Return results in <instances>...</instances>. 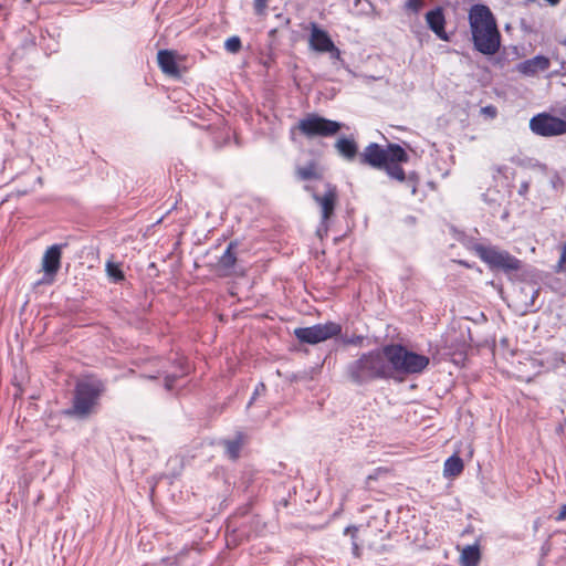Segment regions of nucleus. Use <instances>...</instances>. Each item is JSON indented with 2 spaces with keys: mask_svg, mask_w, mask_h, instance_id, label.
Segmentation results:
<instances>
[{
  "mask_svg": "<svg viewBox=\"0 0 566 566\" xmlns=\"http://www.w3.org/2000/svg\"><path fill=\"white\" fill-rule=\"evenodd\" d=\"M409 156L406 150L397 145L389 144L382 148L376 143L369 144L360 155V161L374 168L382 169L388 161H408Z\"/></svg>",
  "mask_w": 566,
  "mask_h": 566,
  "instance_id": "4",
  "label": "nucleus"
},
{
  "mask_svg": "<svg viewBox=\"0 0 566 566\" xmlns=\"http://www.w3.org/2000/svg\"><path fill=\"white\" fill-rule=\"evenodd\" d=\"M555 272L566 274V242L562 247L560 258L555 266Z\"/></svg>",
  "mask_w": 566,
  "mask_h": 566,
  "instance_id": "26",
  "label": "nucleus"
},
{
  "mask_svg": "<svg viewBox=\"0 0 566 566\" xmlns=\"http://www.w3.org/2000/svg\"><path fill=\"white\" fill-rule=\"evenodd\" d=\"M468 20L474 49L485 55L495 54L501 46V34L490 8L485 4L472 6Z\"/></svg>",
  "mask_w": 566,
  "mask_h": 566,
  "instance_id": "1",
  "label": "nucleus"
},
{
  "mask_svg": "<svg viewBox=\"0 0 566 566\" xmlns=\"http://www.w3.org/2000/svg\"><path fill=\"white\" fill-rule=\"evenodd\" d=\"M174 379H175V378H172V377H167V378H166L165 386H166V388H167L168 390H169V389H171V384H172Z\"/></svg>",
  "mask_w": 566,
  "mask_h": 566,
  "instance_id": "31",
  "label": "nucleus"
},
{
  "mask_svg": "<svg viewBox=\"0 0 566 566\" xmlns=\"http://www.w3.org/2000/svg\"><path fill=\"white\" fill-rule=\"evenodd\" d=\"M314 201L319 206L322 211V223H326L329 218L333 216L337 200L338 193L336 186L326 182L325 189L322 195L316 192L313 193Z\"/></svg>",
  "mask_w": 566,
  "mask_h": 566,
  "instance_id": "12",
  "label": "nucleus"
},
{
  "mask_svg": "<svg viewBox=\"0 0 566 566\" xmlns=\"http://www.w3.org/2000/svg\"><path fill=\"white\" fill-rule=\"evenodd\" d=\"M107 275L115 282L124 280V273L120 270L119 264L108 261L106 263Z\"/></svg>",
  "mask_w": 566,
  "mask_h": 566,
  "instance_id": "23",
  "label": "nucleus"
},
{
  "mask_svg": "<svg viewBox=\"0 0 566 566\" xmlns=\"http://www.w3.org/2000/svg\"><path fill=\"white\" fill-rule=\"evenodd\" d=\"M402 161H388L386 166H384L382 169L386 170L388 176L392 179H396L398 181H403L406 179V175L403 169L399 166Z\"/></svg>",
  "mask_w": 566,
  "mask_h": 566,
  "instance_id": "22",
  "label": "nucleus"
},
{
  "mask_svg": "<svg viewBox=\"0 0 566 566\" xmlns=\"http://www.w3.org/2000/svg\"><path fill=\"white\" fill-rule=\"evenodd\" d=\"M62 245L54 244L48 248L42 258V270L44 272L43 283H52L61 268Z\"/></svg>",
  "mask_w": 566,
  "mask_h": 566,
  "instance_id": "11",
  "label": "nucleus"
},
{
  "mask_svg": "<svg viewBox=\"0 0 566 566\" xmlns=\"http://www.w3.org/2000/svg\"><path fill=\"white\" fill-rule=\"evenodd\" d=\"M158 64L165 74L177 76L179 74L174 52L161 50L157 55Z\"/></svg>",
  "mask_w": 566,
  "mask_h": 566,
  "instance_id": "16",
  "label": "nucleus"
},
{
  "mask_svg": "<svg viewBox=\"0 0 566 566\" xmlns=\"http://www.w3.org/2000/svg\"><path fill=\"white\" fill-rule=\"evenodd\" d=\"M342 327L334 322L317 324L310 327H301L294 331V335L302 343L317 344L340 334Z\"/></svg>",
  "mask_w": 566,
  "mask_h": 566,
  "instance_id": "8",
  "label": "nucleus"
},
{
  "mask_svg": "<svg viewBox=\"0 0 566 566\" xmlns=\"http://www.w3.org/2000/svg\"><path fill=\"white\" fill-rule=\"evenodd\" d=\"M464 468L463 461L458 455H452L448 458L444 462L443 467V475L446 478H454L462 473Z\"/></svg>",
  "mask_w": 566,
  "mask_h": 566,
  "instance_id": "19",
  "label": "nucleus"
},
{
  "mask_svg": "<svg viewBox=\"0 0 566 566\" xmlns=\"http://www.w3.org/2000/svg\"><path fill=\"white\" fill-rule=\"evenodd\" d=\"M224 446L228 457L235 460L240 454L241 447L243 446V436L239 433L234 440L224 441Z\"/></svg>",
  "mask_w": 566,
  "mask_h": 566,
  "instance_id": "21",
  "label": "nucleus"
},
{
  "mask_svg": "<svg viewBox=\"0 0 566 566\" xmlns=\"http://www.w3.org/2000/svg\"><path fill=\"white\" fill-rule=\"evenodd\" d=\"M530 128L539 136H559L566 133V120L547 113H542L531 118Z\"/></svg>",
  "mask_w": 566,
  "mask_h": 566,
  "instance_id": "9",
  "label": "nucleus"
},
{
  "mask_svg": "<svg viewBox=\"0 0 566 566\" xmlns=\"http://www.w3.org/2000/svg\"><path fill=\"white\" fill-rule=\"evenodd\" d=\"M237 247L235 242H230L227 250L219 258L216 264V271L220 276H229L235 273V264H237V255L234 253V249Z\"/></svg>",
  "mask_w": 566,
  "mask_h": 566,
  "instance_id": "14",
  "label": "nucleus"
},
{
  "mask_svg": "<svg viewBox=\"0 0 566 566\" xmlns=\"http://www.w3.org/2000/svg\"><path fill=\"white\" fill-rule=\"evenodd\" d=\"M428 28L442 41H449L450 36L446 32V17L442 8L438 7L426 13Z\"/></svg>",
  "mask_w": 566,
  "mask_h": 566,
  "instance_id": "13",
  "label": "nucleus"
},
{
  "mask_svg": "<svg viewBox=\"0 0 566 566\" xmlns=\"http://www.w3.org/2000/svg\"><path fill=\"white\" fill-rule=\"evenodd\" d=\"M475 252L479 258L489 265L491 270H502L504 272L517 271L521 262L507 251L496 247L476 245Z\"/></svg>",
  "mask_w": 566,
  "mask_h": 566,
  "instance_id": "7",
  "label": "nucleus"
},
{
  "mask_svg": "<svg viewBox=\"0 0 566 566\" xmlns=\"http://www.w3.org/2000/svg\"><path fill=\"white\" fill-rule=\"evenodd\" d=\"M562 43H563V45H565V46H566V38L563 40V42H562Z\"/></svg>",
  "mask_w": 566,
  "mask_h": 566,
  "instance_id": "32",
  "label": "nucleus"
},
{
  "mask_svg": "<svg viewBox=\"0 0 566 566\" xmlns=\"http://www.w3.org/2000/svg\"><path fill=\"white\" fill-rule=\"evenodd\" d=\"M348 374L350 379L356 384H363L376 378L391 377L385 348L360 356L348 366Z\"/></svg>",
  "mask_w": 566,
  "mask_h": 566,
  "instance_id": "2",
  "label": "nucleus"
},
{
  "mask_svg": "<svg viewBox=\"0 0 566 566\" xmlns=\"http://www.w3.org/2000/svg\"><path fill=\"white\" fill-rule=\"evenodd\" d=\"M224 48L230 53H238L241 50V40L239 36H231L224 42Z\"/></svg>",
  "mask_w": 566,
  "mask_h": 566,
  "instance_id": "24",
  "label": "nucleus"
},
{
  "mask_svg": "<svg viewBox=\"0 0 566 566\" xmlns=\"http://www.w3.org/2000/svg\"><path fill=\"white\" fill-rule=\"evenodd\" d=\"M385 354L390 366V376L395 371L405 374H418L429 365V357L406 349L401 345H389L385 347Z\"/></svg>",
  "mask_w": 566,
  "mask_h": 566,
  "instance_id": "3",
  "label": "nucleus"
},
{
  "mask_svg": "<svg viewBox=\"0 0 566 566\" xmlns=\"http://www.w3.org/2000/svg\"><path fill=\"white\" fill-rule=\"evenodd\" d=\"M481 112H482L484 115H486V116H489V117H491V118L495 117V116H496V114H497L496 108H495L494 106H492V105H489V106L483 107V108L481 109Z\"/></svg>",
  "mask_w": 566,
  "mask_h": 566,
  "instance_id": "29",
  "label": "nucleus"
},
{
  "mask_svg": "<svg viewBox=\"0 0 566 566\" xmlns=\"http://www.w3.org/2000/svg\"><path fill=\"white\" fill-rule=\"evenodd\" d=\"M422 7L423 0H407L403 4V9L413 14H418Z\"/></svg>",
  "mask_w": 566,
  "mask_h": 566,
  "instance_id": "25",
  "label": "nucleus"
},
{
  "mask_svg": "<svg viewBox=\"0 0 566 566\" xmlns=\"http://www.w3.org/2000/svg\"><path fill=\"white\" fill-rule=\"evenodd\" d=\"M308 29L311 31L308 38L310 49L318 53H329L331 57L336 60L340 59L339 49L334 44L325 30L321 29L315 22L310 23Z\"/></svg>",
  "mask_w": 566,
  "mask_h": 566,
  "instance_id": "10",
  "label": "nucleus"
},
{
  "mask_svg": "<svg viewBox=\"0 0 566 566\" xmlns=\"http://www.w3.org/2000/svg\"><path fill=\"white\" fill-rule=\"evenodd\" d=\"M102 392L103 386L99 382H78L75 388L73 407L69 413L81 418L87 417L96 407Z\"/></svg>",
  "mask_w": 566,
  "mask_h": 566,
  "instance_id": "5",
  "label": "nucleus"
},
{
  "mask_svg": "<svg viewBox=\"0 0 566 566\" xmlns=\"http://www.w3.org/2000/svg\"><path fill=\"white\" fill-rule=\"evenodd\" d=\"M335 148L338 154L347 160H353L358 153V146L355 139L348 137L338 138L335 143Z\"/></svg>",
  "mask_w": 566,
  "mask_h": 566,
  "instance_id": "17",
  "label": "nucleus"
},
{
  "mask_svg": "<svg viewBox=\"0 0 566 566\" xmlns=\"http://www.w3.org/2000/svg\"><path fill=\"white\" fill-rule=\"evenodd\" d=\"M481 558L480 547L478 544L468 545L461 551V565L462 566H478Z\"/></svg>",
  "mask_w": 566,
  "mask_h": 566,
  "instance_id": "18",
  "label": "nucleus"
},
{
  "mask_svg": "<svg viewBox=\"0 0 566 566\" xmlns=\"http://www.w3.org/2000/svg\"><path fill=\"white\" fill-rule=\"evenodd\" d=\"M357 531L358 528L356 526H348L345 528V534H350L353 539H355ZM353 554L356 557H360V548L356 541H353Z\"/></svg>",
  "mask_w": 566,
  "mask_h": 566,
  "instance_id": "27",
  "label": "nucleus"
},
{
  "mask_svg": "<svg viewBox=\"0 0 566 566\" xmlns=\"http://www.w3.org/2000/svg\"><path fill=\"white\" fill-rule=\"evenodd\" d=\"M296 175L302 180L318 179L321 178V171L316 163L311 161L304 167L296 168Z\"/></svg>",
  "mask_w": 566,
  "mask_h": 566,
  "instance_id": "20",
  "label": "nucleus"
},
{
  "mask_svg": "<svg viewBox=\"0 0 566 566\" xmlns=\"http://www.w3.org/2000/svg\"><path fill=\"white\" fill-rule=\"evenodd\" d=\"M269 0H254V9L258 14H263Z\"/></svg>",
  "mask_w": 566,
  "mask_h": 566,
  "instance_id": "28",
  "label": "nucleus"
},
{
  "mask_svg": "<svg viewBox=\"0 0 566 566\" xmlns=\"http://www.w3.org/2000/svg\"><path fill=\"white\" fill-rule=\"evenodd\" d=\"M343 126L339 122L327 119L316 114L307 115L297 124L300 132L308 138L335 136Z\"/></svg>",
  "mask_w": 566,
  "mask_h": 566,
  "instance_id": "6",
  "label": "nucleus"
},
{
  "mask_svg": "<svg viewBox=\"0 0 566 566\" xmlns=\"http://www.w3.org/2000/svg\"><path fill=\"white\" fill-rule=\"evenodd\" d=\"M566 518V504L560 506L559 513L556 517L557 521H564Z\"/></svg>",
  "mask_w": 566,
  "mask_h": 566,
  "instance_id": "30",
  "label": "nucleus"
},
{
  "mask_svg": "<svg viewBox=\"0 0 566 566\" xmlns=\"http://www.w3.org/2000/svg\"><path fill=\"white\" fill-rule=\"evenodd\" d=\"M549 59L544 55H536L517 65V71L524 75L533 76L539 71H546L549 67Z\"/></svg>",
  "mask_w": 566,
  "mask_h": 566,
  "instance_id": "15",
  "label": "nucleus"
}]
</instances>
